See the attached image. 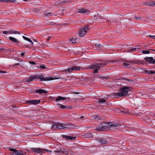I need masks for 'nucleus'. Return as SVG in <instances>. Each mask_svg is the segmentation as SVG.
<instances>
[{"label": "nucleus", "mask_w": 155, "mask_h": 155, "mask_svg": "<svg viewBox=\"0 0 155 155\" xmlns=\"http://www.w3.org/2000/svg\"><path fill=\"white\" fill-rule=\"evenodd\" d=\"M132 89L130 87L124 86L120 89V92L114 93L113 96L115 97L118 98L120 97L126 96L128 94V91Z\"/></svg>", "instance_id": "nucleus-1"}, {"label": "nucleus", "mask_w": 155, "mask_h": 155, "mask_svg": "<svg viewBox=\"0 0 155 155\" xmlns=\"http://www.w3.org/2000/svg\"><path fill=\"white\" fill-rule=\"evenodd\" d=\"M103 129L110 128L112 130L117 129L120 128L121 125L117 124L106 122L102 124Z\"/></svg>", "instance_id": "nucleus-2"}, {"label": "nucleus", "mask_w": 155, "mask_h": 155, "mask_svg": "<svg viewBox=\"0 0 155 155\" xmlns=\"http://www.w3.org/2000/svg\"><path fill=\"white\" fill-rule=\"evenodd\" d=\"M37 79H40L41 81H47L51 80H52L54 79H58L59 78H57L56 76L53 77L50 76L48 77H44L43 75H37Z\"/></svg>", "instance_id": "nucleus-3"}, {"label": "nucleus", "mask_w": 155, "mask_h": 155, "mask_svg": "<svg viewBox=\"0 0 155 155\" xmlns=\"http://www.w3.org/2000/svg\"><path fill=\"white\" fill-rule=\"evenodd\" d=\"M89 30V26L86 25L81 28L79 33L80 37H83L87 33V31Z\"/></svg>", "instance_id": "nucleus-4"}, {"label": "nucleus", "mask_w": 155, "mask_h": 155, "mask_svg": "<svg viewBox=\"0 0 155 155\" xmlns=\"http://www.w3.org/2000/svg\"><path fill=\"white\" fill-rule=\"evenodd\" d=\"M87 69H93L94 70L93 73L94 74L98 73V71L100 70L99 65V66L98 63H96L92 65L89 66Z\"/></svg>", "instance_id": "nucleus-5"}, {"label": "nucleus", "mask_w": 155, "mask_h": 155, "mask_svg": "<svg viewBox=\"0 0 155 155\" xmlns=\"http://www.w3.org/2000/svg\"><path fill=\"white\" fill-rule=\"evenodd\" d=\"M9 150L13 152L11 153L12 155H25V153L22 151H17L14 148H10Z\"/></svg>", "instance_id": "nucleus-6"}, {"label": "nucleus", "mask_w": 155, "mask_h": 155, "mask_svg": "<svg viewBox=\"0 0 155 155\" xmlns=\"http://www.w3.org/2000/svg\"><path fill=\"white\" fill-rule=\"evenodd\" d=\"M61 153L65 155L72 154L73 152L70 149H66L63 148H61Z\"/></svg>", "instance_id": "nucleus-7"}, {"label": "nucleus", "mask_w": 155, "mask_h": 155, "mask_svg": "<svg viewBox=\"0 0 155 155\" xmlns=\"http://www.w3.org/2000/svg\"><path fill=\"white\" fill-rule=\"evenodd\" d=\"M81 68V67L79 66H73L67 70H64L63 71H65L66 72L67 71H68L69 72H71L72 71L76 70H79Z\"/></svg>", "instance_id": "nucleus-8"}, {"label": "nucleus", "mask_w": 155, "mask_h": 155, "mask_svg": "<svg viewBox=\"0 0 155 155\" xmlns=\"http://www.w3.org/2000/svg\"><path fill=\"white\" fill-rule=\"evenodd\" d=\"M144 59L150 64H155V59L152 57H145Z\"/></svg>", "instance_id": "nucleus-9"}, {"label": "nucleus", "mask_w": 155, "mask_h": 155, "mask_svg": "<svg viewBox=\"0 0 155 155\" xmlns=\"http://www.w3.org/2000/svg\"><path fill=\"white\" fill-rule=\"evenodd\" d=\"M31 149L34 151L39 153H44V151L46 150L48 152H49L48 150L45 149H41L36 148H32Z\"/></svg>", "instance_id": "nucleus-10"}, {"label": "nucleus", "mask_w": 155, "mask_h": 155, "mask_svg": "<svg viewBox=\"0 0 155 155\" xmlns=\"http://www.w3.org/2000/svg\"><path fill=\"white\" fill-rule=\"evenodd\" d=\"M40 102V100H30L26 101L25 103L27 104H39Z\"/></svg>", "instance_id": "nucleus-11"}, {"label": "nucleus", "mask_w": 155, "mask_h": 155, "mask_svg": "<svg viewBox=\"0 0 155 155\" xmlns=\"http://www.w3.org/2000/svg\"><path fill=\"white\" fill-rule=\"evenodd\" d=\"M97 143H100L101 144H104L108 143V141L106 139L103 138H99L97 140Z\"/></svg>", "instance_id": "nucleus-12"}, {"label": "nucleus", "mask_w": 155, "mask_h": 155, "mask_svg": "<svg viewBox=\"0 0 155 155\" xmlns=\"http://www.w3.org/2000/svg\"><path fill=\"white\" fill-rule=\"evenodd\" d=\"M35 79H37V75H33V76L30 77L27 79L25 81L27 82H30L32 81Z\"/></svg>", "instance_id": "nucleus-13"}, {"label": "nucleus", "mask_w": 155, "mask_h": 155, "mask_svg": "<svg viewBox=\"0 0 155 155\" xmlns=\"http://www.w3.org/2000/svg\"><path fill=\"white\" fill-rule=\"evenodd\" d=\"M35 93H39L40 94H41L42 93H45V94L47 93V91L45 90L42 89H38L35 90Z\"/></svg>", "instance_id": "nucleus-14"}, {"label": "nucleus", "mask_w": 155, "mask_h": 155, "mask_svg": "<svg viewBox=\"0 0 155 155\" xmlns=\"http://www.w3.org/2000/svg\"><path fill=\"white\" fill-rule=\"evenodd\" d=\"M62 137L66 139H68L69 140H73L76 138V137H72L71 136H68L66 135H63Z\"/></svg>", "instance_id": "nucleus-15"}, {"label": "nucleus", "mask_w": 155, "mask_h": 155, "mask_svg": "<svg viewBox=\"0 0 155 155\" xmlns=\"http://www.w3.org/2000/svg\"><path fill=\"white\" fill-rule=\"evenodd\" d=\"M88 12V10L83 8L78 9L77 10V13H87Z\"/></svg>", "instance_id": "nucleus-16"}, {"label": "nucleus", "mask_w": 155, "mask_h": 155, "mask_svg": "<svg viewBox=\"0 0 155 155\" xmlns=\"http://www.w3.org/2000/svg\"><path fill=\"white\" fill-rule=\"evenodd\" d=\"M59 129H62L65 127L66 125L63 124L57 123Z\"/></svg>", "instance_id": "nucleus-17"}, {"label": "nucleus", "mask_w": 155, "mask_h": 155, "mask_svg": "<svg viewBox=\"0 0 155 155\" xmlns=\"http://www.w3.org/2000/svg\"><path fill=\"white\" fill-rule=\"evenodd\" d=\"M9 39L10 41L13 42L17 44L19 43V41L18 40L15 38L12 37H9Z\"/></svg>", "instance_id": "nucleus-18"}, {"label": "nucleus", "mask_w": 155, "mask_h": 155, "mask_svg": "<svg viewBox=\"0 0 155 155\" xmlns=\"http://www.w3.org/2000/svg\"><path fill=\"white\" fill-rule=\"evenodd\" d=\"M8 34H20V32L17 31H12V30H9L8 31Z\"/></svg>", "instance_id": "nucleus-19"}, {"label": "nucleus", "mask_w": 155, "mask_h": 155, "mask_svg": "<svg viewBox=\"0 0 155 155\" xmlns=\"http://www.w3.org/2000/svg\"><path fill=\"white\" fill-rule=\"evenodd\" d=\"M51 129L53 130H58V124L57 123H55L51 127Z\"/></svg>", "instance_id": "nucleus-20"}, {"label": "nucleus", "mask_w": 155, "mask_h": 155, "mask_svg": "<svg viewBox=\"0 0 155 155\" xmlns=\"http://www.w3.org/2000/svg\"><path fill=\"white\" fill-rule=\"evenodd\" d=\"M95 130L99 131H103L104 129L102 127V124H101V125L97 126L95 128Z\"/></svg>", "instance_id": "nucleus-21"}, {"label": "nucleus", "mask_w": 155, "mask_h": 155, "mask_svg": "<svg viewBox=\"0 0 155 155\" xmlns=\"http://www.w3.org/2000/svg\"><path fill=\"white\" fill-rule=\"evenodd\" d=\"M66 99V98L65 97H64L60 96H58L57 98H56L55 101H58L61 100H64Z\"/></svg>", "instance_id": "nucleus-22"}, {"label": "nucleus", "mask_w": 155, "mask_h": 155, "mask_svg": "<svg viewBox=\"0 0 155 155\" xmlns=\"http://www.w3.org/2000/svg\"><path fill=\"white\" fill-rule=\"evenodd\" d=\"M84 137L87 138H92L93 135L91 133L86 134L84 135Z\"/></svg>", "instance_id": "nucleus-23"}, {"label": "nucleus", "mask_w": 155, "mask_h": 155, "mask_svg": "<svg viewBox=\"0 0 155 155\" xmlns=\"http://www.w3.org/2000/svg\"><path fill=\"white\" fill-rule=\"evenodd\" d=\"M70 40L71 43L74 44L78 41V39L75 38H70Z\"/></svg>", "instance_id": "nucleus-24"}, {"label": "nucleus", "mask_w": 155, "mask_h": 155, "mask_svg": "<svg viewBox=\"0 0 155 155\" xmlns=\"http://www.w3.org/2000/svg\"><path fill=\"white\" fill-rule=\"evenodd\" d=\"M23 38L25 40L28 41L29 42L31 43V44L33 45L34 44L33 41L29 38H28L27 37H26L25 36H23Z\"/></svg>", "instance_id": "nucleus-25"}, {"label": "nucleus", "mask_w": 155, "mask_h": 155, "mask_svg": "<svg viewBox=\"0 0 155 155\" xmlns=\"http://www.w3.org/2000/svg\"><path fill=\"white\" fill-rule=\"evenodd\" d=\"M106 101V100L103 98L99 99L98 101V102L102 104L105 102Z\"/></svg>", "instance_id": "nucleus-26"}, {"label": "nucleus", "mask_w": 155, "mask_h": 155, "mask_svg": "<svg viewBox=\"0 0 155 155\" xmlns=\"http://www.w3.org/2000/svg\"><path fill=\"white\" fill-rule=\"evenodd\" d=\"M10 51L11 50L9 49L8 48H0V51Z\"/></svg>", "instance_id": "nucleus-27"}, {"label": "nucleus", "mask_w": 155, "mask_h": 155, "mask_svg": "<svg viewBox=\"0 0 155 155\" xmlns=\"http://www.w3.org/2000/svg\"><path fill=\"white\" fill-rule=\"evenodd\" d=\"M146 5H147L150 6H153V2H146Z\"/></svg>", "instance_id": "nucleus-28"}, {"label": "nucleus", "mask_w": 155, "mask_h": 155, "mask_svg": "<svg viewBox=\"0 0 155 155\" xmlns=\"http://www.w3.org/2000/svg\"><path fill=\"white\" fill-rule=\"evenodd\" d=\"M107 64V63L106 62L98 63L99 66V65L100 68H101V66L105 65H106Z\"/></svg>", "instance_id": "nucleus-29"}, {"label": "nucleus", "mask_w": 155, "mask_h": 155, "mask_svg": "<svg viewBox=\"0 0 155 155\" xmlns=\"http://www.w3.org/2000/svg\"><path fill=\"white\" fill-rule=\"evenodd\" d=\"M121 112L124 114H130V111L129 110H121Z\"/></svg>", "instance_id": "nucleus-30"}, {"label": "nucleus", "mask_w": 155, "mask_h": 155, "mask_svg": "<svg viewBox=\"0 0 155 155\" xmlns=\"http://www.w3.org/2000/svg\"><path fill=\"white\" fill-rule=\"evenodd\" d=\"M58 105L60 106V107L61 109H65L67 107L64 105L61 104H58Z\"/></svg>", "instance_id": "nucleus-31"}, {"label": "nucleus", "mask_w": 155, "mask_h": 155, "mask_svg": "<svg viewBox=\"0 0 155 155\" xmlns=\"http://www.w3.org/2000/svg\"><path fill=\"white\" fill-rule=\"evenodd\" d=\"M142 52L143 54H149L150 53V51L148 50L142 51Z\"/></svg>", "instance_id": "nucleus-32"}, {"label": "nucleus", "mask_w": 155, "mask_h": 155, "mask_svg": "<svg viewBox=\"0 0 155 155\" xmlns=\"http://www.w3.org/2000/svg\"><path fill=\"white\" fill-rule=\"evenodd\" d=\"M40 68V69H45L46 68V67L45 66V65L44 64H41L40 65L39 67Z\"/></svg>", "instance_id": "nucleus-33"}, {"label": "nucleus", "mask_w": 155, "mask_h": 155, "mask_svg": "<svg viewBox=\"0 0 155 155\" xmlns=\"http://www.w3.org/2000/svg\"><path fill=\"white\" fill-rule=\"evenodd\" d=\"M148 74H155V71L153 70H151L147 72Z\"/></svg>", "instance_id": "nucleus-34"}, {"label": "nucleus", "mask_w": 155, "mask_h": 155, "mask_svg": "<svg viewBox=\"0 0 155 155\" xmlns=\"http://www.w3.org/2000/svg\"><path fill=\"white\" fill-rule=\"evenodd\" d=\"M123 65L124 66H127L128 67L130 65V64H129L127 63V62H124L123 63Z\"/></svg>", "instance_id": "nucleus-35"}, {"label": "nucleus", "mask_w": 155, "mask_h": 155, "mask_svg": "<svg viewBox=\"0 0 155 155\" xmlns=\"http://www.w3.org/2000/svg\"><path fill=\"white\" fill-rule=\"evenodd\" d=\"M10 1L11 2H14V1H10V0H0V2H10Z\"/></svg>", "instance_id": "nucleus-36"}, {"label": "nucleus", "mask_w": 155, "mask_h": 155, "mask_svg": "<svg viewBox=\"0 0 155 155\" xmlns=\"http://www.w3.org/2000/svg\"><path fill=\"white\" fill-rule=\"evenodd\" d=\"M54 152L56 153H61V148L60 149V150L57 149V150H55L54 151Z\"/></svg>", "instance_id": "nucleus-37"}, {"label": "nucleus", "mask_w": 155, "mask_h": 155, "mask_svg": "<svg viewBox=\"0 0 155 155\" xmlns=\"http://www.w3.org/2000/svg\"><path fill=\"white\" fill-rule=\"evenodd\" d=\"M20 64L19 63H15L12 65L13 67H14L15 66L19 65Z\"/></svg>", "instance_id": "nucleus-38"}, {"label": "nucleus", "mask_w": 155, "mask_h": 155, "mask_svg": "<svg viewBox=\"0 0 155 155\" xmlns=\"http://www.w3.org/2000/svg\"><path fill=\"white\" fill-rule=\"evenodd\" d=\"M29 62L31 64L33 65H34L35 64V63L34 61H30Z\"/></svg>", "instance_id": "nucleus-39"}, {"label": "nucleus", "mask_w": 155, "mask_h": 155, "mask_svg": "<svg viewBox=\"0 0 155 155\" xmlns=\"http://www.w3.org/2000/svg\"><path fill=\"white\" fill-rule=\"evenodd\" d=\"M3 33L4 34H8V31H2Z\"/></svg>", "instance_id": "nucleus-40"}, {"label": "nucleus", "mask_w": 155, "mask_h": 155, "mask_svg": "<svg viewBox=\"0 0 155 155\" xmlns=\"http://www.w3.org/2000/svg\"><path fill=\"white\" fill-rule=\"evenodd\" d=\"M126 62L127 63H133V61H126Z\"/></svg>", "instance_id": "nucleus-41"}, {"label": "nucleus", "mask_w": 155, "mask_h": 155, "mask_svg": "<svg viewBox=\"0 0 155 155\" xmlns=\"http://www.w3.org/2000/svg\"><path fill=\"white\" fill-rule=\"evenodd\" d=\"M0 72L1 73H6V71H3L2 70H0Z\"/></svg>", "instance_id": "nucleus-42"}, {"label": "nucleus", "mask_w": 155, "mask_h": 155, "mask_svg": "<svg viewBox=\"0 0 155 155\" xmlns=\"http://www.w3.org/2000/svg\"><path fill=\"white\" fill-rule=\"evenodd\" d=\"M147 36L150 37V38H153V35H147Z\"/></svg>", "instance_id": "nucleus-43"}, {"label": "nucleus", "mask_w": 155, "mask_h": 155, "mask_svg": "<svg viewBox=\"0 0 155 155\" xmlns=\"http://www.w3.org/2000/svg\"><path fill=\"white\" fill-rule=\"evenodd\" d=\"M51 37L50 36H49L47 38H46V39L47 41H49L51 38Z\"/></svg>", "instance_id": "nucleus-44"}, {"label": "nucleus", "mask_w": 155, "mask_h": 155, "mask_svg": "<svg viewBox=\"0 0 155 155\" xmlns=\"http://www.w3.org/2000/svg\"><path fill=\"white\" fill-rule=\"evenodd\" d=\"M25 53H22L21 54V56H23L25 55Z\"/></svg>", "instance_id": "nucleus-45"}, {"label": "nucleus", "mask_w": 155, "mask_h": 155, "mask_svg": "<svg viewBox=\"0 0 155 155\" xmlns=\"http://www.w3.org/2000/svg\"><path fill=\"white\" fill-rule=\"evenodd\" d=\"M153 6H155V1L153 2Z\"/></svg>", "instance_id": "nucleus-46"}, {"label": "nucleus", "mask_w": 155, "mask_h": 155, "mask_svg": "<svg viewBox=\"0 0 155 155\" xmlns=\"http://www.w3.org/2000/svg\"><path fill=\"white\" fill-rule=\"evenodd\" d=\"M73 93L76 94H79V93H78V92H74Z\"/></svg>", "instance_id": "nucleus-47"}, {"label": "nucleus", "mask_w": 155, "mask_h": 155, "mask_svg": "<svg viewBox=\"0 0 155 155\" xmlns=\"http://www.w3.org/2000/svg\"><path fill=\"white\" fill-rule=\"evenodd\" d=\"M140 18L138 17H136V18L137 19H139Z\"/></svg>", "instance_id": "nucleus-48"}, {"label": "nucleus", "mask_w": 155, "mask_h": 155, "mask_svg": "<svg viewBox=\"0 0 155 155\" xmlns=\"http://www.w3.org/2000/svg\"><path fill=\"white\" fill-rule=\"evenodd\" d=\"M153 39H155V36H154V35H153Z\"/></svg>", "instance_id": "nucleus-49"}, {"label": "nucleus", "mask_w": 155, "mask_h": 155, "mask_svg": "<svg viewBox=\"0 0 155 155\" xmlns=\"http://www.w3.org/2000/svg\"><path fill=\"white\" fill-rule=\"evenodd\" d=\"M126 80L127 81H132V80H128V79H126Z\"/></svg>", "instance_id": "nucleus-50"}, {"label": "nucleus", "mask_w": 155, "mask_h": 155, "mask_svg": "<svg viewBox=\"0 0 155 155\" xmlns=\"http://www.w3.org/2000/svg\"><path fill=\"white\" fill-rule=\"evenodd\" d=\"M17 61H21L20 59H18V60H17Z\"/></svg>", "instance_id": "nucleus-51"}, {"label": "nucleus", "mask_w": 155, "mask_h": 155, "mask_svg": "<svg viewBox=\"0 0 155 155\" xmlns=\"http://www.w3.org/2000/svg\"><path fill=\"white\" fill-rule=\"evenodd\" d=\"M23 0L24 1H26V2L28 1V0Z\"/></svg>", "instance_id": "nucleus-52"}, {"label": "nucleus", "mask_w": 155, "mask_h": 155, "mask_svg": "<svg viewBox=\"0 0 155 155\" xmlns=\"http://www.w3.org/2000/svg\"><path fill=\"white\" fill-rule=\"evenodd\" d=\"M1 41H2V40L1 39H0V42L1 43Z\"/></svg>", "instance_id": "nucleus-53"}, {"label": "nucleus", "mask_w": 155, "mask_h": 155, "mask_svg": "<svg viewBox=\"0 0 155 155\" xmlns=\"http://www.w3.org/2000/svg\"><path fill=\"white\" fill-rule=\"evenodd\" d=\"M83 117H83V116H81V117L80 118H83Z\"/></svg>", "instance_id": "nucleus-54"}, {"label": "nucleus", "mask_w": 155, "mask_h": 155, "mask_svg": "<svg viewBox=\"0 0 155 155\" xmlns=\"http://www.w3.org/2000/svg\"><path fill=\"white\" fill-rule=\"evenodd\" d=\"M133 50H134L133 49H130V51H132Z\"/></svg>", "instance_id": "nucleus-55"}, {"label": "nucleus", "mask_w": 155, "mask_h": 155, "mask_svg": "<svg viewBox=\"0 0 155 155\" xmlns=\"http://www.w3.org/2000/svg\"><path fill=\"white\" fill-rule=\"evenodd\" d=\"M34 41H36V39H35L34 40Z\"/></svg>", "instance_id": "nucleus-56"}, {"label": "nucleus", "mask_w": 155, "mask_h": 155, "mask_svg": "<svg viewBox=\"0 0 155 155\" xmlns=\"http://www.w3.org/2000/svg\"><path fill=\"white\" fill-rule=\"evenodd\" d=\"M152 50L153 49H149V50H150V51H152Z\"/></svg>", "instance_id": "nucleus-57"}, {"label": "nucleus", "mask_w": 155, "mask_h": 155, "mask_svg": "<svg viewBox=\"0 0 155 155\" xmlns=\"http://www.w3.org/2000/svg\"><path fill=\"white\" fill-rule=\"evenodd\" d=\"M152 51H155V50L153 49V50H152Z\"/></svg>", "instance_id": "nucleus-58"}]
</instances>
